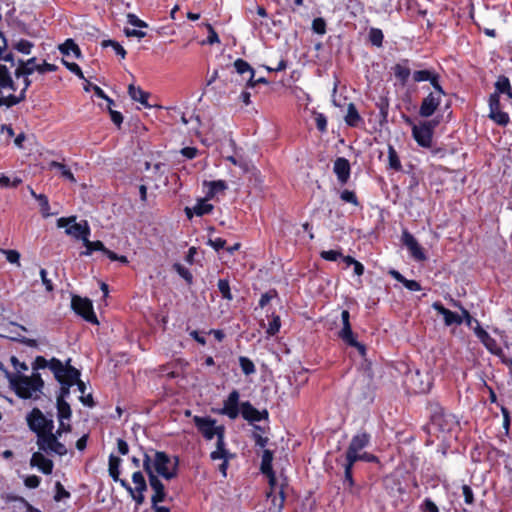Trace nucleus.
<instances>
[{"instance_id":"f257e3e1","label":"nucleus","mask_w":512,"mask_h":512,"mask_svg":"<svg viewBox=\"0 0 512 512\" xmlns=\"http://www.w3.org/2000/svg\"><path fill=\"white\" fill-rule=\"evenodd\" d=\"M7 378L17 396L22 399H38L42 393L44 381L37 372L32 376L7 372Z\"/></svg>"},{"instance_id":"f03ea898","label":"nucleus","mask_w":512,"mask_h":512,"mask_svg":"<svg viewBox=\"0 0 512 512\" xmlns=\"http://www.w3.org/2000/svg\"><path fill=\"white\" fill-rule=\"evenodd\" d=\"M430 412V422L442 433H452L459 427L457 417L445 411L438 402H430L428 404Z\"/></svg>"},{"instance_id":"7ed1b4c3","label":"nucleus","mask_w":512,"mask_h":512,"mask_svg":"<svg viewBox=\"0 0 512 512\" xmlns=\"http://www.w3.org/2000/svg\"><path fill=\"white\" fill-rule=\"evenodd\" d=\"M152 470L156 475L166 480H171L178 475L179 458L174 457V462L170 456L164 451H156L154 458H151Z\"/></svg>"},{"instance_id":"20e7f679","label":"nucleus","mask_w":512,"mask_h":512,"mask_svg":"<svg viewBox=\"0 0 512 512\" xmlns=\"http://www.w3.org/2000/svg\"><path fill=\"white\" fill-rule=\"evenodd\" d=\"M7 46H0V93L4 89L16 91V85L12 78L11 69L16 68L13 52L6 51Z\"/></svg>"},{"instance_id":"39448f33","label":"nucleus","mask_w":512,"mask_h":512,"mask_svg":"<svg viewBox=\"0 0 512 512\" xmlns=\"http://www.w3.org/2000/svg\"><path fill=\"white\" fill-rule=\"evenodd\" d=\"M143 469L148 476L149 485L154 491V494L151 497V504L156 505V503L166 501L167 492L165 485L159 479L158 475H156L152 470L151 457L147 452H144L143 455Z\"/></svg>"},{"instance_id":"423d86ee","label":"nucleus","mask_w":512,"mask_h":512,"mask_svg":"<svg viewBox=\"0 0 512 512\" xmlns=\"http://www.w3.org/2000/svg\"><path fill=\"white\" fill-rule=\"evenodd\" d=\"M440 123V117L420 121L419 124L413 125L412 137L417 144L423 148H430L435 128Z\"/></svg>"},{"instance_id":"0eeeda50","label":"nucleus","mask_w":512,"mask_h":512,"mask_svg":"<svg viewBox=\"0 0 512 512\" xmlns=\"http://www.w3.org/2000/svg\"><path fill=\"white\" fill-rule=\"evenodd\" d=\"M57 227L65 228V233L77 240L84 241L90 235V227L86 220L76 223V216L61 217L57 220Z\"/></svg>"},{"instance_id":"6e6552de","label":"nucleus","mask_w":512,"mask_h":512,"mask_svg":"<svg viewBox=\"0 0 512 512\" xmlns=\"http://www.w3.org/2000/svg\"><path fill=\"white\" fill-rule=\"evenodd\" d=\"M36 443L39 450L45 452L46 454H57L59 456H64L67 454L66 446L57 439V435L39 434L37 436Z\"/></svg>"},{"instance_id":"1a4fd4ad","label":"nucleus","mask_w":512,"mask_h":512,"mask_svg":"<svg viewBox=\"0 0 512 512\" xmlns=\"http://www.w3.org/2000/svg\"><path fill=\"white\" fill-rule=\"evenodd\" d=\"M71 306L75 313L83 317L87 322L98 324L97 317L93 311L92 302L89 299L73 296Z\"/></svg>"},{"instance_id":"9d476101","label":"nucleus","mask_w":512,"mask_h":512,"mask_svg":"<svg viewBox=\"0 0 512 512\" xmlns=\"http://www.w3.org/2000/svg\"><path fill=\"white\" fill-rule=\"evenodd\" d=\"M445 94L446 93L443 89L442 92H438L437 90L430 92L425 98H423L420 104L419 115L423 118L431 117L441 103V96Z\"/></svg>"},{"instance_id":"9b49d317","label":"nucleus","mask_w":512,"mask_h":512,"mask_svg":"<svg viewBox=\"0 0 512 512\" xmlns=\"http://www.w3.org/2000/svg\"><path fill=\"white\" fill-rule=\"evenodd\" d=\"M240 393L237 389H233L228 397L223 402V407L218 409L216 412L221 415H226L230 419H236L241 413L239 404Z\"/></svg>"},{"instance_id":"f8f14e48","label":"nucleus","mask_w":512,"mask_h":512,"mask_svg":"<svg viewBox=\"0 0 512 512\" xmlns=\"http://www.w3.org/2000/svg\"><path fill=\"white\" fill-rule=\"evenodd\" d=\"M193 422L205 439L212 440L215 436H219L220 426H215V419L210 417L194 416Z\"/></svg>"},{"instance_id":"ddd939ff","label":"nucleus","mask_w":512,"mask_h":512,"mask_svg":"<svg viewBox=\"0 0 512 512\" xmlns=\"http://www.w3.org/2000/svg\"><path fill=\"white\" fill-rule=\"evenodd\" d=\"M401 241L404 246L409 250L410 255L416 260V261H425L427 259V256L423 250V248L420 246L416 238L407 230L404 229L402 231Z\"/></svg>"},{"instance_id":"4468645a","label":"nucleus","mask_w":512,"mask_h":512,"mask_svg":"<svg viewBox=\"0 0 512 512\" xmlns=\"http://www.w3.org/2000/svg\"><path fill=\"white\" fill-rule=\"evenodd\" d=\"M47 367L53 372L55 379L60 381L62 362L59 359L53 357L48 361L43 356H37L32 363V369L34 371L45 369Z\"/></svg>"},{"instance_id":"2eb2a0df","label":"nucleus","mask_w":512,"mask_h":512,"mask_svg":"<svg viewBox=\"0 0 512 512\" xmlns=\"http://www.w3.org/2000/svg\"><path fill=\"white\" fill-rule=\"evenodd\" d=\"M369 442L370 434L367 432H361L354 435L346 450L345 456L355 459L356 453L361 452L365 447H367Z\"/></svg>"},{"instance_id":"dca6fc26","label":"nucleus","mask_w":512,"mask_h":512,"mask_svg":"<svg viewBox=\"0 0 512 512\" xmlns=\"http://www.w3.org/2000/svg\"><path fill=\"white\" fill-rule=\"evenodd\" d=\"M410 388L415 393H426L431 388V381L428 375L421 374L419 370L408 376Z\"/></svg>"},{"instance_id":"f3484780","label":"nucleus","mask_w":512,"mask_h":512,"mask_svg":"<svg viewBox=\"0 0 512 512\" xmlns=\"http://www.w3.org/2000/svg\"><path fill=\"white\" fill-rule=\"evenodd\" d=\"M415 82L429 81L434 90L442 92V86L440 85V75L435 70L424 69L416 70L412 74Z\"/></svg>"},{"instance_id":"a211bd4d","label":"nucleus","mask_w":512,"mask_h":512,"mask_svg":"<svg viewBox=\"0 0 512 512\" xmlns=\"http://www.w3.org/2000/svg\"><path fill=\"white\" fill-rule=\"evenodd\" d=\"M474 333L490 353L494 355L501 354V348L498 346L496 340L492 338L481 325L474 327Z\"/></svg>"},{"instance_id":"6ab92c4d","label":"nucleus","mask_w":512,"mask_h":512,"mask_svg":"<svg viewBox=\"0 0 512 512\" xmlns=\"http://www.w3.org/2000/svg\"><path fill=\"white\" fill-rule=\"evenodd\" d=\"M45 417L46 415H44L37 407L33 408L26 416L27 425L29 429L36 434V436L41 432L40 427L42 426Z\"/></svg>"},{"instance_id":"aec40b11","label":"nucleus","mask_w":512,"mask_h":512,"mask_svg":"<svg viewBox=\"0 0 512 512\" xmlns=\"http://www.w3.org/2000/svg\"><path fill=\"white\" fill-rule=\"evenodd\" d=\"M208 200L209 199H206L205 197L203 199H199L194 207H185L184 212L187 218L192 219L193 215L201 217L203 215L210 214L213 211L214 206L207 203Z\"/></svg>"},{"instance_id":"412c9836","label":"nucleus","mask_w":512,"mask_h":512,"mask_svg":"<svg viewBox=\"0 0 512 512\" xmlns=\"http://www.w3.org/2000/svg\"><path fill=\"white\" fill-rule=\"evenodd\" d=\"M334 173L341 184H346L350 177V163L344 157H339L334 162Z\"/></svg>"},{"instance_id":"4be33fe9","label":"nucleus","mask_w":512,"mask_h":512,"mask_svg":"<svg viewBox=\"0 0 512 512\" xmlns=\"http://www.w3.org/2000/svg\"><path fill=\"white\" fill-rule=\"evenodd\" d=\"M410 61L408 59H402L400 62L392 67L394 76L400 82L402 86H405L411 75Z\"/></svg>"},{"instance_id":"5701e85b","label":"nucleus","mask_w":512,"mask_h":512,"mask_svg":"<svg viewBox=\"0 0 512 512\" xmlns=\"http://www.w3.org/2000/svg\"><path fill=\"white\" fill-rule=\"evenodd\" d=\"M30 465L32 467H38L39 470L46 475L51 474L54 467L53 461L46 458L41 452L33 453L30 459Z\"/></svg>"},{"instance_id":"b1692460","label":"nucleus","mask_w":512,"mask_h":512,"mask_svg":"<svg viewBox=\"0 0 512 512\" xmlns=\"http://www.w3.org/2000/svg\"><path fill=\"white\" fill-rule=\"evenodd\" d=\"M36 57H32L26 61L19 59L17 61V67L14 70V75L16 78H20L21 76H30L34 72H36Z\"/></svg>"},{"instance_id":"393cba45","label":"nucleus","mask_w":512,"mask_h":512,"mask_svg":"<svg viewBox=\"0 0 512 512\" xmlns=\"http://www.w3.org/2000/svg\"><path fill=\"white\" fill-rule=\"evenodd\" d=\"M241 415L244 420L253 424L260 421V411L257 410L249 401L240 403Z\"/></svg>"},{"instance_id":"a878e982","label":"nucleus","mask_w":512,"mask_h":512,"mask_svg":"<svg viewBox=\"0 0 512 512\" xmlns=\"http://www.w3.org/2000/svg\"><path fill=\"white\" fill-rule=\"evenodd\" d=\"M58 49L63 56L68 57L70 54H73L76 59H80L82 57L81 50L73 39H66L64 43L59 45Z\"/></svg>"},{"instance_id":"bb28decb","label":"nucleus","mask_w":512,"mask_h":512,"mask_svg":"<svg viewBox=\"0 0 512 512\" xmlns=\"http://www.w3.org/2000/svg\"><path fill=\"white\" fill-rule=\"evenodd\" d=\"M128 94L134 101L141 103L145 107H151V105L148 103L150 94L143 91L140 87H136L134 84H130L128 86Z\"/></svg>"},{"instance_id":"cd10ccee","label":"nucleus","mask_w":512,"mask_h":512,"mask_svg":"<svg viewBox=\"0 0 512 512\" xmlns=\"http://www.w3.org/2000/svg\"><path fill=\"white\" fill-rule=\"evenodd\" d=\"M203 185L209 188L206 199H213L217 193H222L228 188L224 180L204 181Z\"/></svg>"},{"instance_id":"c85d7f7f","label":"nucleus","mask_w":512,"mask_h":512,"mask_svg":"<svg viewBox=\"0 0 512 512\" xmlns=\"http://www.w3.org/2000/svg\"><path fill=\"white\" fill-rule=\"evenodd\" d=\"M344 479H343V485L344 487H354L355 481L353 479V468L355 466V459L345 456V463H344Z\"/></svg>"},{"instance_id":"c756f323","label":"nucleus","mask_w":512,"mask_h":512,"mask_svg":"<svg viewBox=\"0 0 512 512\" xmlns=\"http://www.w3.org/2000/svg\"><path fill=\"white\" fill-rule=\"evenodd\" d=\"M80 375L81 373L77 368L73 366L65 367L62 363V373L59 382H63V380H65V382L75 385V382L80 380Z\"/></svg>"},{"instance_id":"7c9ffc66","label":"nucleus","mask_w":512,"mask_h":512,"mask_svg":"<svg viewBox=\"0 0 512 512\" xmlns=\"http://www.w3.org/2000/svg\"><path fill=\"white\" fill-rule=\"evenodd\" d=\"M362 121V118L354 103H349L347 108V114L345 116V122L350 127H357Z\"/></svg>"},{"instance_id":"2f4dec72","label":"nucleus","mask_w":512,"mask_h":512,"mask_svg":"<svg viewBox=\"0 0 512 512\" xmlns=\"http://www.w3.org/2000/svg\"><path fill=\"white\" fill-rule=\"evenodd\" d=\"M341 319L343 327L338 332L339 338L342 340L344 338L350 337L353 333L351 323H350V313L348 310H343L341 313Z\"/></svg>"},{"instance_id":"473e14b6","label":"nucleus","mask_w":512,"mask_h":512,"mask_svg":"<svg viewBox=\"0 0 512 512\" xmlns=\"http://www.w3.org/2000/svg\"><path fill=\"white\" fill-rule=\"evenodd\" d=\"M121 462L122 460L111 454L109 456V467H108V471H109V475L110 477L114 480V481H117V480H120V465H121Z\"/></svg>"},{"instance_id":"72a5a7b5","label":"nucleus","mask_w":512,"mask_h":512,"mask_svg":"<svg viewBox=\"0 0 512 512\" xmlns=\"http://www.w3.org/2000/svg\"><path fill=\"white\" fill-rule=\"evenodd\" d=\"M83 244L86 247V250L80 253L81 256H89L94 251L103 252L105 249L104 244L100 240L90 241L88 237L84 239Z\"/></svg>"},{"instance_id":"f704fd0d","label":"nucleus","mask_w":512,"mask_h":512,"mask_svg":"<svg viewBox=\"0 0 512 512\" xmlns=\"http://www.w3.org/2000/svg\"><path fill=\"white\" fill-rule=\"evenodd\" d=\"M261 472L269 478V485L272 491H275L277 486V480L275 476V472L272 468V463H261L260 467Z\"/></svg>"},{"instance_id":"c9c22d12","label":"nucleus","mask_w":512,"mask_h":512,"mask_svg":"<svg viewBox=\"0 0 512 512\" xmlns=\"http://www.w3.org/2000/svg\"><path fill=\"white\" fill-rule=\"evenodd\" d=\"M388 160H389V168L395 171H400L402 169V165L399 159V156L392 145L388 146Z\"/></svg>"},{"instance_id":"e433bc0d","label":"nucleus","mask_w":512,"mask_h":512,"mask_svg":"<svg viewBox=\"0 0 512 512\" xmlns=\"http://www.w3.org/2000/svg\"><path fill=\"white\" fill-rule=\"evenodd\" d=\"M58 419L70 420L72 416V410L70 404L67 401H56Z\"/></svg>"},{"instance_id":"4c0bfd02","label":"nucleus","mask_w":512,"mask_h":512,"mask_svg":"<svg viewBox=\"0 0 512 512\" xmlns=\"http://www.w3.org/2000/svg\"><path fill=\"white\" fill-rule=\"evenodd\" d=\"M132 481L135 484L134 491L145 492L147 490V483L141 471H136L132 475Z\"/></svg>"},{"instance_id":"58836bf2","label":"nucleus","mask_w":512,"mask_h":512,"mask_svg":"<svg viewBox=\"0 0 512 512\" xmlns=\"http://www.w3.org/2000/svg\"><path fill=\"white\" fill-rule=\"evenodd\" d=\"M217 287L223 299H226L228 301L233 300V295L231 293L230 283L228 279H219Z\"/></svg>"},{"instance_id":"ea45409f","label":"nucleus","mask_w":512,"mask_h":512,"mask_svg":"<svg viewBox=\"0 0 512 512\" xmlns=\"http://www.w3.org/2000/svg\"><path fill=\"white\" fill-rule=\"evenodd\" d=\"M50 168H55V169H58L61 173V176L71 182H75V178H74V175L73 173L71 172V170L65 165V164H62V163H59L57 161H52L50 162Z\"/></svg>"},{"instance_id":"a19ab883","label":"nucleus","mask_w":512,"mask_h":512,"mask_svg":"<svg viewBox=\"0 0 512 512\" xmlns=\"http://www.w3.org/2000/svg\"><path fill=\"white\" fill-rule=\"evenodd\" d=\"M368 37L373 46L381 47L383 45L384 35L381 29L370 28Z\"/></svg>"},{"instance_id":"79ce46f5","label":"nucleus","mask_w":512,"mask_h":512,"mask_svg":"<svg viewBox=\"0 0 512 512\" xmlns=\"http://www.w3.org/2000/svg\"><path fill=\"white\" fill-rule=\"evenodd\" d=\"M34 44L31 41L20 39L17 42L12 43V48L22 54H30Z\"/></svg>"},{"instance_id":"37998d69","label":"nucleus","mask_w":512,"mask_h":512,"mask_svg":"<svg viewBox=\"0 0 512 512\" xmlns=\"http://www.w3.org/2000/svg\"><path fill=\"white\" fill-rule=\"evenodd\" d=\"M239 365H240V367L242 369V372L246 376L254 374L256 372V368H255V365H254L253 361H251L246 356H240L239 357Z\"/></svg>"},{"instance_id":"c03bdc74","label":"nucleus","mask_w":512,"mask_h":512,"mask_svg":"<svg viewBox=\"0 0 512 512\" xmlns=\"http://www.w3.org/2000/svg\"><path fill=\"white\" fill-rule=\"evenodd\" d=\"M31 195L35 199H37V201H39V205L41 207V211H42L44 217H48L50 215V213H49L50 206H49V201H48L47 196L44 194H36L34 192V190H31Z\"/></svg>"},{"instance_id":"a18cd8bd","label":"nucleus","mask_w":512,"mask_h":512,"mask_svg":"<svg viewBox=\"0 0 512 512\" xmlns=\"http://www.w3.org/2000/svg\"><path fill=\"white\" fill-rule=\"evenodd\" d=\"M234 67L236 69V72L240 75H243L245 73H252V76L255 75V70L251 67V65L246 62L245 60L243 59H237L235 62H234Z\"/></svg>"},{"instance_id":"49530a36","label":"nucleus","mask_w":512,"mask_h":512,"mask_svg":"<svg viewBox=\"0 0 512 512\" xmlns=\"http://www.w3.org/2000/svg\"><path fill=\"white\" fill-rule=\"evenodd\" d=\"M52 416H53L52 412H47V415L43 421V424L40 427V429H41L40 435L54 434L53 433L54 421L52 419Z\"/></svg>"},{"instance_id":"de8ad7c7","label":"nucleus","mask_w":512,"mask_h":512,"mask_svg":"<svg viewBox=\"0 0 512 512\" xmlns=\"http://www.w3.org/2000/svg\"><path fill=\"white\" fill-rule=\"evenodd\" d=\"M443 318L446 326H451L453 324L460 325L463 323L462 316L449 309L447 310V312H445Z\"/></svg>"},{"instance_id":"09e8293b","label":"nucleus","mask_w":512,"mask_h":512,"mask_svg":"<svg viewBox=\"0 0 512 512\" xmlns=\"http://www.w3.org/2000/svg\"><path fill=\"white\" fill-rule=\"evenodd\" d=\"M454 306L460 308L461 312H462V318H463V322L466 323V325L470 328H473V323L476 324V326L480 325L479 321L475 318H473L469 311L467 309H465L459 302H454Z\"/></svg>"},{"instance_id":"8fccbe9b","label":"nucleus","mask_w":512,"mask_h":512,"mask_svg":"<svg viewBox=\"0 0 512 512\" xmlns=\"http://www.w3.org/2000/svg\"><path fill=\"white\" fill-rule=\"evenodd\" d=\"M511 85L510 81L506 76H500L498 80L495 83V89L496 91L494 93L499 94H505L506 92L510 91Z\"/></svg>"},{"instance_id":"3c124183","label":"nucleus","mask_w":512,"mask_h":512,"mask_svg":"<svg viewBox=\"0 0 512 512\" xmlns=\"http://www.w3.org/2000/svg\"><path fill=\"white\" fill-rule=\"evenodd\" d=\"M173 269L187 282V284L191 285L193 283V275L185 266L180 263H174Z\"/></svg>"},{"instance_id":"603ef678","label":"nucleus","mask_w":512,"mask_h":512,"mask_svg":"<svg viewBox=\"0 0 512 512\" xmlns=\"http://www.w3.org/2000/svg\"><path fill=\"white\" fill-rule=\"evenodd\" d=\"M489 117L498 125L506 126L509 121V115L506 112H503L501 110H497L496 112L490 113Z\"/></svg>"},{"instance_id":"864d4df0","label":"nucleus","mask_w":512,"mask_h":512,"mask_svg":"<svg viewBox=\"0 0 512 512\" xmlns=\"http://www.w3.org/2000/svg\"><path fill=\"white\" fill-rule=\"evenodd\" d=\"M342 341L345 342L347 345L356 348L361 356L364 357L366 355V346L358 342L354 334H352L348 338L342 339Z\"/></svg>"},{"instance_id":"5fc2aeb1","label":"nucleus","mask_w":512,"mask_h":512,"mask_svg":"<svg viewBox=\"0 0 512 512\" xmlns=\"http://www.w3.org/2000/svg\"><path fill=\"white\" fill-rule=\"evenodd\" d=\"M101 45L104 48L108 47V46H111L114 49L115 53L117 55H119L123 59L126 56L125 49L117 41H114V40H103Z\"/></svg>"},{"instance_id":"6e6d98bb","label":"nucleus","mask_w":512,"mask_h":512,"mask_svg":"<svg viewBox=\"0 0 512 512\" xmlns=\"http://www.w3.org/2000/svg\"><path fill=\"white\" fill-rule=\"evenodd\" d=\"M284 487H285V484H281L279 491H278V496H274L272 499L273 506L276 507L279 512L283 509L284 503H285Z\"/></svg>"},{"instance_id":"4d7b16f0","label":"nucleus","mask_w":512,"mask_h":512,"mask_svg":"<svg viewBox=\"0 0 512 512\" xmlns=\"http://www.w3.org/2000/svg\"><path fill=\"white\" fill-rule=\"evenodd\" d=\"M280 327H281L280 317L278 315H274L272 317L271 321L269 322V326L266 330V333L269 336H274L279 332Z\"/></svg>"},{"instance_id":"13d9d810","label":"nucleus","mask_w":512,"mask_h":512,"mask_svg":"<svg viewBox=\"0 0 512 512\" xmlns=\"http://www.w3.org/2000/svg\"><path fill=\"white\" fill-rule=\"evenodd\" d=\"M20 102H23V95L21 97H15L14 94H10L7 97H0V107L3 105L6 107H12Z\"/></svg>"},{"instance_id":"bf43d9fd","label":"nucleus","mask_w":512,"mask_h":512,"mask_svg":"<svg viewBox=\"0 0 512 512\" xmlns=\"http://www.w3.org/2000/svg\"><path fill=\"white\" fill-rule=\"evenodd\" d=\"M59 383L61 384V387H60L59 393L56 397V401H66V398L70 394V388L73 386V384L65 382V380H63V382H59Z\"/></svg>"},{"instance_id":"052dcab7","label":"nucleus","mask_w":512,"mask_h":512,"mask_svg":"<svg viewBox=\"0 0 512 512\" xmlns=\"http://www.w3.org/2000/svg\"><path fill=\"white\" fill-rule=\"evenodd\" d=\"M62 64L72 73H74L76 76H78L80 79H84L85 77L83 75V72L80 68V66L74 62H69L65 58H62Z\"/></svg>"},{"instance_id":"680f3d73","label":"nucleus","mask_w":512,"mask_h":512,"mask_svg":"<svg viewBox=\"0 0 512 512\" xmlns=\"http://www.w3.org/2000/svg\"><path fill=\"white\" fill-rule=\"evenodd\" d=\"M10 340L14 341V342H18V343H21V344H24L26 346H29V347H33V348H36L38 346V342L37 340L35 339H30V338H27L21 334H17L13 337H10Z\"/></svg>"},{"instance_id":"e2e57ef3","label":"nucleus","mask_w":512,"mask_h":512,"mask_svg":"<svg viewBox=\"0 0 512 512\" xmlns=\"http://www.w3.org/2000/svg\"><path fill=\"white\" fill-rule=\"evenodd\" d=\"M312 30L314 33H317L319 35H323L326 33V21L319 17L315 18L312 22Z\"/></svg>"},{"instance_id":"0e129e2a","label":"nucleus","mask_w":512,"mask_h":512,"mask_svg":"<svg viewBox=\"0 0 512 512\" xmlns=\"http://www.w3.org/2000/svg\"><path fill=\"white\" fill-rule=\"evenodd\" d=\"M379 108L380 115L382 117V121H387L388 110H389V101L387 98H380L379 102L376 104Z\"/></svg>"},{"instance_id":"69168bd1","label":"nucleus","mask_w":512,"mask_h":512,"mask_svg":"<svg viewBox=\"0 0 512 512\" xmlns=\"http://www.w3.org/2000/svg\"><path fill=\"white\" fill-rule=\"evenodd\" d=\"M340 198L344 201V202H347V203H351L355 206H358L359 205V201L357 199V196L356 194L353 192V191H350V190H344L341 195H340Z\"/></svg>"},{"instance_id":"338daca9","label":"nucleus","mask_w":512,"mask_h":512,"mask_svg":"<svg viewBox=\"0 0 512 512\" xmlns=\"http://www.w3.org/2000/svg\"><path fill=\"white\" fill-rule=\"evenodd\" d=\"M55 489H56V493L54 495L55 501H61L64 498L70 497V493L67 490H65V488L59 481L56 482Z\"/></svg>"},{"instance_id":"774afa93","label":"nucleus","mask_w":512,"mask_h":512,"mask_svg":"<svg viewBox=\"0 0 512 512\" xmlns=\"http://www.w3.org/2000/svg\"><path fill=\"white\" fill-rule=\"evenodd\" d=\"M420 512H439V508L430 498H426L420 505Z\"/></svg>"}]
</instances>
